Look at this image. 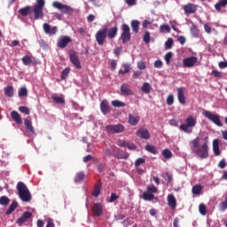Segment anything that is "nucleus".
Here are the masks:
<instances>
[{
    "label": "nucleus",
    "instance_id": "nucleus-1",
    "mask_svg": "<svg viewBox=\"0 0 227 227\" xmlns=\"http://www.w3.org/2000/svg\"><path fill=\"white\" fill-rule=\"evenodd\" d=\"M118 35V27L114 26L113 27L108 28L107 27H103L96 33V42L98 45H104L107 38L109 40H114Z\"/></svg>",
    "mask_w": 227,
    "mask_h": 227
},
{
    "label": "nucleus",
    "instance_id": "nucleus-2",
    "mask_svg": "<svg viewBox=\"0 0 227 227\" xmlns=\"http://www.w3.org/2000/svg\"><path fill=\"white\" fill-rule=\"evenodd\" d=\"M200 140L201 138L197 137L192 141V152L200 159H208V139L205 138L202 143H200Z\"/></svg>",
    "mask_w": 227,
    "mask_h": 227
},
{
    "label": "nucleus",
    "instance_id": "nucleus-3",
    "mask_svg": "<svg viewBox=\"0 0 227 227\" xmlns=\"http://www.w3.org/2000/svg\"><path fill=\"white\" fill-rule=\"evenodd\" d=\"M16 189L18 191V196L23 203H29L31 201L32 196L29 189L23 182H19L17 184Z\"/></svg>",
    "mask_w": 227,
    "mask_h": 227
},
{
    "label": "nucleus",
    "instance_id": "nucleus-4",
    "mask_svg": "<svg viewBox=\"0 0 227 227\" xmlns=\"http://www.w3.org/2000/svg\"><path fill=\"white\" fill-rule=\"evenodd\" d=\"M197 119L194 115H190L185 119V123L179 126L180 130L185 134H192V128L196 127Z\"/></svg>",
    "mask_w": 227,
    "mask_h": 227
},
{
    "label": "nucleus",
    "instance_id": "nucleus-5",
    "mask_svg": "<svg viewBox=\"0 0 227 227\" xmlns=\"http://www.w3.org/2000/svg\"><path fill=\"white\" fill-rule=\"evenodd\" d=\"M203 116L205 118H207L209 121H212V123H215L217 127H223V122H221V117L218 114H212L210 111H204Z\"/></svg>",
    "mask_w": 227,
    "mask_h": 227
},
{
    "label": "nucleus",
    "instance_id": "nucleus-6",
    "mask_svg": "<svg viewBox=\"0 0 227 227\" xmlns=\"http://www.w3.org/2000/svg\"><path fill=\"white\" fill-rule=\"evenodd\" d=\"M121 40L122 43H127L130 42L131 35H130V27L127 24H122L121 26Z\"/></svg>",
    "mask_w": 227,
    "mask_h": 227
},
{
    "label": "nucleus",
    "instance_id": "nucleus-7",
    "mask_svg": "<svg viewBox=\"0 0 227 227\" xmlns=\"http://www.w3.org/2000/svg\"><path fill=\"white\" fill-rule=\"evenodd\" d=\"M53 8H57V10H60L63 13H67V15H72L74 13V8L70 5L63 4L59 2H53L52 4Z\"/></svg>",
    "mask_w": 227,
    "mask_h": 227
},
{
    "label": "nucleus",
    "instance_id": "nucleus-8",
    "mask_svg": "<svg viewBox=\"0 0 227 227\" xmlns=\"http://www.w3.org/2000/svg\"><path fill=\"white\" fill-rule=\"evenodd\" d=\"M68 54L69 60L71 61L72 65H74V67H75L77 70H81V68H82V66H81V60L79 59V55H77V51H70Z\"/></svg>",
    "mask_w": 227,
    "mask_h": 227
},
{
    "label": "nucleus",
    "instance_id": "nucleus-9",
    "mask_svg": "<svg viewBox=\"0 0 227 227\" xmlns=\"http://www.w3.org/2000/svg\"><path fill=\"white\" fill-rule=\"evenodd\" d=\"M106 130L108 134H121L125 130V126L121 124L107 125Z\"/></svg>",
    "mask_w": 227,
    "mask_h": 227
},
{
    "label": "nucleus",
    "instance_id": "nucleus-10",
    "mask_svg": "<svg viewBox=\"0 0 227 227\" xmlns=\"http://www.w3.org/2000/svg\"><path fill=\"white\" fill-rule=\"evenodd\" d=\"M198 63V57H187L183 59L184 68H192Z\"/></svg>",
    "mask_w": 227,
    "mask_h": 227
},
{
    "label": "nucleus",
    "instance_id": "nucleus-11",
    "mask_svg": "<svg viewBox=\"0 0 227 227\" xmlns=\"http://www.w3.org/2000/svg\"><path fill=\"white\" fill-rule=\"evenodd\" d=\"M31 217H33V213L26 211L20 218L17 219L16 223L19 226H22L24 223H27V220L31 219Z\"/></svg>",
    "mask_w": 227,
    "mask_h": 227
},
{
    "label": "nucleus",
    "instance_id": "nucleus-12",
    "mask_svg": "<svg viewBox=\"0 0 227 227\" xmlns=\"http://www.w3.org/2000/svg\"><path fill=\"white\" fill-rule=\"evenodd\" d=\"M70 42H72V39L69 36L64 35L58 40L57 46L59 49H65Z\"/></svg>",
    "mask_w": 227,
    "mask_h": 227
},
{
    "label": "nucleus",
    "instance_id": "nucleus-13",
    "mask_svg": "<svg viewBox=\"0 0 227 227\" xmlns=\"http://www.w3.org/2000/svg\"><path fill=\"white\" fill-rule=\"evenodd\" d=\"M177 100L182 106H185V87L177 88Z\"/></svg>",
    "mask_w": 227,
    "mask_h": 227
},
{
    "label": "nucleus",
    "instance_id": "nucleus-14",
    "mask_svg": "<svg viewBox=\"0 0 227 227\" xmlns=\"http://www.w3.org/2000/svg\"><path fill=\"white\" fill-rule=\"evenodd\" d=\"M91 212L96 217H100L104 214L102 205L100 203H95L91 207Z\"/></svg>",
    "mask_w": 227,
    "mask_h": 227
},
{
    "label": "nucleus",
    "instance_id": "nucleus-15",
    "mask_svg": "<svg viewBox=\"0 0 227 227\" xmlns=\"http://www.w3.org/2000/svg\"><path fill=\"white\" fill-rule=\"evenodd\" d=\"M137 137H140V139H150V131H148V129H145V128H140L137 131Z\"/></svg>",
    "mask_w": 227,
    "mask_h": 227
},
{
    "label": "nucleus",
    "instance_id": "nucleus-16",
    "mask_svg": "<svg viewBox=\"0 0 227 227\" xmlns=\"http://www.w3.org/2000/svg\"><path fill=\"white\" fill-rule=\"evenodd\" d=\"M167 201L169 208L171 210H176V198H175L174 194H168L167 197Z\"/></svg>",
    "mask_w": 227,
    "mask_h": 227
},
{
    "label": "nucleus",
    "instance_id": "nucleus-17",
    "mask_svg": "<svg viewBox=\"0 0 227 227\" xmlns=\"http://www.w3.org/2000/svg\"><path fill=\"white\" fill-rule=\"evenodd\" d=\"M43 27L46 35H56V33H58V27H51V25H49V23H44L43 25Z\"/></svg>",
    "mask_w": 227,
    "mask_h": 227
},
{
    "label": "nucleus",
    "instance_id": "nucleus-18",
    "mask_svg": "<svg viewBox=\"0 0 227 227\" xmlns=\"http://www.w3.org/2000/svg\"><path fill=\"white\" fill-rule=\"evenodd\" d=\"M198 10V6L193 4H188L184 6V11L187 15H191L192 13H196Z\"/></svg>",
    "mask_w": 227,
    "mask_h": 227
},
{
    "label": "nucleus",
    "instance_id": "nucleus-19",
    "mask_svg": "<svg viewBox=\"0 0 227 227\" xmlns=\"http://www.w3.org/2000/svg\"><path fill=\"white\" fill-rule=\"evenodd\" d=\"M100 109H101V113H103L104 114H109L111 113V108L109 107V102H107V100H103L100 103Z\"/></svg>",
    "mask_w": 227,
    "mask_h": 227
},
{
    "label": "nucleus",
    "instance_id": "nucleus-20",
    "mask_svg": "<svg viewBox=\"0 0 227 227\" xmlns=\"http://www.w3.org/2000/svg\"><path fill=\"white\" fill-rule=\"evenodd\" d=\"M33 12H34V17L35 20H38V19H43V9L34 6Z\"/></svg>",
    "mask_w": 227,
    "mask_h": 227
},
{
    "label": "nucleus",
    "instance_id": "nucleus-21",
    "mask_svg": "<svg viewBox=\"0 0 227 227\" xmlns=\"http://www.w3.org/2000/svg\"><path fill=\"white\" fill-rule=\"evenodd\" d=\"M11 118H12L13 121H15V123H17L18 125H22V117H20L19 112L12 111L11 113Z\"/></svg>",
    "mask_w": 227,
    "mask_h": 227
},
{
    "label": "nucleus",
    "instance_id": "nucleus-22",
    "mask_svg": "<svg viewBox=\"0 0 227 227\" xmlns=\"http://www.w3.org/2000/svg\"><path fill=\"white\" fill-rule=\"evenodd\" d=\"M121 91L122 95H125V96L134 95V92H132V90H130V87L129 86V84H126V83L121 86Z\"/></svg>",
    "mask_w": 227,
    "mask_h": 227
},
{
    "label": "nucleus",
    "instance_id": "nucleus-23",
    "mask_svg": "<svg viewBox=\"0 0 227 227\" xmlns=\"http://www.w3.org/2000/svg\"><path fill=\"white\" fill-rule=\"evenodd\" d=\"M213 152L216 157L221 155V150L219 149V139L213 140Z\"/></svg>",
    "mask_w": 227,
    "mask_h": 227
},
{
    "label": "nucleus",
    "instance_id": "nucleus-24",
    "mask_svg": "<svg viewBox=\"0 0 227 227\" xmlns=\"http://www.w3.org/2000/svg\"><path fill=\"white\" fill-rule=\"evenodd\" d=\"M128 121L129 125H132L134 127L137 125V123H139V116L129 114Z\"/></svg>",
    "mask_w": 227,
    "mask_h": 227
},
{
    "label": "nucleus",
    "instance_id": "nucleus-25",
    "mask_svg": "<svg viewBox=\"0 0 227 227\" xmlns=\"http://www.w3.org/2000/svg\"><path fill=\"white\" fill-rule=\"evenodd\" d=\"M24 125L30 134H35V128L33 127V122L29 119L24 120Z\"/></svg>",
    "mask_w": 227,
    "mask_h": 227
},
{
    "label": "nucleus",
    "instance_id": "nucleus-26",
    "mask_svg": "<svg viewBox=\"0 0 227 227\" xmlns=\"http://www.w3.org/2000/svg\"><path fill=\"white\" fill-rule=\"evenodd\" d=\"M101 189H102V184L100 183L96 184L94 186L92 196H94V198H98V196L100 195Z\"/></svg>",
    "mask_w": 227,
    "mask_h": 227
},
{
    "label": "nucleus",
    "instance_id": "nucleus-27",
    "mask_svg": "<svg viewBox=\"0 0 227 227\" xmlns=\"http://www.w3.org/2000/svg\"><path fill=\"white\" fill-rule=\"evenodd\" d=\"M142 198L143 200H145V201H152L153 200L155 199V195H153V193L149 192H144Z\"/></svg>",
    "mask_w": 227,
    "mask_h": 227
},
{
    "label": "nucleus",
    "instance_id": "nucleus-28",
    "mask_svg": "<svg viewBox=\"0 0 227 227\" xmlns=\"http://www.w3.org/2000/svg\"><path fill=\"white\" fill-rule=\"evenodd\" d=\"M17 207H19V203L17 201H12V203L10 205L9 208L6 211V215H10V214H12L17 209Z\"/></svg>",
    "mask_w": 227,
    "mask_h": 227
},
{
    "label": "nucleus",
    "instance_id": "nucleus-29",
    "mask_svg": "<svg viewBox=\"0 0 227 227\" xmlns=\"http://www.w3.org/2000/svg\"><path fill=\"white\" fill-rule=\"evenodd\" d=\"M227 6V0H220L218 3L215 4V8L216 12H221V9Z\"/></svg>",
    "mask_w": 227,
    "mask_h": 227
},
{
    "label": "nucleus",
    "instance_id": "nucleus-30",
    "mask_svg": "<svg viewBox=\"0 0 227 227\" xmlns=\"http://www.w3.org/2000/svg\"><path fill=\"white\" fill-rule=\"evenodd\" d=\"M4 95L5 97H9V98H12L14 95V89L13 86L9 85L4 89Z\"/></svg>",
    "mask_w": 227,
    "mask_h": 227
},
{
    "label": "nucleus",
    "instance_id": "nucleus-31",
    "mask_svg": "<svg viewBox=\"0 0 227 227\" xmlns=\"http://www.w3.org/2000/svg\"><path fill=\"white\" fill-rule=\"evenodd\" d=\"M145 150L146 152L153 153V155H157L159 153V151H157V147L155 145H146Z\"/></svg>",
    "mask_w": 227,
    "mask_h": 227
},
{
    "label": "nucleus",
    "instance_id": "nucleus-32",
    "mask_svg": "<svg viewBox=\"0 0 227 227\" xmlns=\"http://www.w3.org/2000/svg\"><path fill=\"white\" fill-rule=\"evenodd\" d=\"M30 12H31V6L29 5L19 10V13L21 14L22 17H27Z\"/></svg>",
    "mask_w": 227,
    "mask_h": 227
},
{
    "label": "nucleus",
    "instance_id": "nucleus-33",
    "mask_svg": "<svg viewBox=\"0 0 227 227\" xmlns=\"http://www.w3.org/2000/svg\"><path fill=\"white\" fill-rule=\"evenodd\" d=\"M114 157H115V159H123V160H127L129 159V153H124L123 151H121L117 153L114 154Z\"/></svg>",
    "mask_w": 227,
    "mask_h": 227
},
{
    "label": "nucleus",
    "instance_id": "nucleus-34",
    "mask_svg": "<svg viewBox=\"0 0 227 227\" xmlns=\"http://www.w3.org/2000/svg\"><path fill=\"white\" fill-rule=\"evenodd\" d=\"M120 152V149H118L116 146H113L112 149L111 148H106L105 149V154L106 155V157H111L112 155H114V151Z\"/></svg>",
    "mask_w": 227,
    "mask_h": 227
},
{
    "label": "nucleus",
    "instance_id": "nucleus-35",
    "mask_svg": "<svg viewBox=\"0 0 227 227\" xmlns=\"http://www.w3.org/2000/svg\"><path fill=\"white\" fill-rule=\"evenodd\" d=\"M131 29L134 33H139V21L137 20L131 21Z\"/></svg>",
    "mask_w": 227,
    "mask_h": 227
},
{
    "label": "nucleus",
    "instance_id": "nucleus-36",
    "mask_svg": "<svg viewBox=\"0 0 227 227\" xmlns=\"http://www.w3.org/2000/svg\"><path fill=\"white\" fill-rule=\"evenodd\" d=\"M201 191H203V186H201V184H196L192 189V194L197 196L200 194Z\"/></svg>",
    "mask_w": 227,
    "mask_h": 227
},
{
    "label": "nucleus",
    "instance_id": "nucleus-37",
    "mask_svg": "<svg viewBox=\"0 0 227 227\" xmlns=\"http://www.w3.org/2000/svg\"><path fill=\"white\" fill-rule=\"evenodd\" d=\"M122 68H124V70H119V74L121 75H125V74H129V72H130V65L129 64H122Z\"/></svg>",
    "mask_w": 227,
    "mask_h": 227
},
{
    "label": "nucleus",
    "instance_id": "nucleus-38",
    "mask_svg": "<svg viewBox=\"0 0 227 227\" xmlns=\"http://www.w3.org/2000/svg\"><path fill=\"white\" fill-rule=\"evenodd\" d=\"M84 180V172H78L75 175L74 182L75 184H81Z\"/></svg>",
    "mask_w": 227,
    "mask_h": 227
},
{
    "label": "nucleus",
    "instance_id": "nucleus-39",
    "mask_svg": "<svg viewBox=\"0 0 227 227\" xmlns=\"http://www.w3.org/2000/svg\"><path fill=\"white\" fill-rule=\"evenodd\" d=\"M161 155L164 157V159L169 160L171 157H173V153H171L169 149H164L161 152Z\"/></svg>",
    "mask_w": 227,
    "mask_h": 227
},
{
    "label": "nucleus",
    "instance_id": "nucleus-40",
    "mask_svg": "<svg viewBox=\"0 0 227 227\" xmlns=\"http://www.w3.org/2000/svg\"><path fill=\"white\" fill-rule=\"evenodd\" d=\"M0 205L3 207H8L10 205V198L6 196H1L0 197Z\"/></svg>",
    "mask_w": 227,
    "mask_h": 227
},
{
    "label": "nucleus",
    "instance_id": "nucleus-41",
    "mask_svg": "<svg viewBox=\"0 0 227 227\" xmlns=\"http://www.w3.org/2000/svg\"><path fill=\"white\" fill-rule=\"evenodd\" d=\"M51 98L56 104H65V98L58 97L56 94H52Z\"/></svg>",
    "mask_w": 227,
    "mask_h": 227
},
{
    "label": "nucleus",
    "instance_id": "nucleus-42",
    "mask_svg": "<svg viewBox=\"0 0 227 227\" xmlns=\"http://www.w3.org/2000/svg\"><path fill=\"white\" fill-rule=\"evenodd\" d=\"M160 33H171V27L168 24H163L160 27Z\"/></svg>",
    "mask_w": 227,
    "mask_h": 227
},
{
    "label": "nucleus",
    "instance_id": "nucleus-43",
    "mask_svg": "<svg viewBox=\"0 0 227 227\" xmlns=\"http://www.w3.org/2000/svg\"><path fill=\"white\" fill-rule=\"evenodd\" d=\"M22 63L23 65H25L26 67H29V65H31V63H33V60L31 59V57L26 55L24 56L22 59Z\"/></svg>",
    "mask_w": 227,
    "mask_h": 227
},
{
    "label": "nucleus",
    "instance_id": "nucleus-44",
    "mask_svg": "<svg viewBox=\"0 0 227 227\" xmlns=\"http://www.w3.org/2000/svg\"><path fill=\"white\" fill-rule=\"evenodd\" d=\"M151 90H152V86H150V83H148V82H144V84H143V86H142V88H141V90H142L144 93L148 94V93H150Z\"/></svg>",
    "mask_w": 227,
    "mask_h": 227
},
{
    "label": "nucleus",
    "instance_id": "nucleus-45",
    "mask_svg": "<svg viewBox=\"0 0 227 227\" xmlns=\"http://www.w3.org/2000/svg\"><path fill=\"white\" fill-rule=\"evenodd\" d=\"M68 74H70V67H66L62 72H61V80L66 81L67 77H68Z\"/></svg>",
    "mask_w": 227,
    "mask_h": 227
},
{
    "label": "nucleus",
    "instance_id": "nucleus-46",
    "mask_svg": "<svg viewBox=\"0 0 227 227\" xmlns=\"http://www.w3.org/2000/svg\"><path fill=\"white\" fill-rule=\"evenodd\" d=\"M199 212L201 215H207V206L204 203L199 206Z\"/></svg>",
    "mask_w": 227,
    "mask_h": 227
},
{
    "label": "nucleus",
    "instance_id": "nucleus-47",
    "mask_svg": "<svg viewBox=\"0 0 227 227\" xmlns=\"http://www.w3.org/2000/svg\"><path fill=\"white\" fill-rule=\"evenodd\" d=\"M192 35H193L195 37L200 36V30L198 29V27L196 25H192L191 27Z\"/></svg>",
    "mask_w": 227,
    "mask_h": 227
},
{
    "label": "nucleus",
    "instance_id": "nucleus-48",
    "mask_svg": "<svg viewBox=\"0 0 227 227\" xmlns=\"http://www.w3.org/2000/svg\"><path fill=\"white\" fill-rule=\"evenodd\" d=\"M112 106L114 107H125V103H123L120 100H114V101H112Z\"/></svg>",
    "mask_w": 227,
    "mask_h": 227
},
{
    "label": "nucleus",
    "instance_id": "nucleus-49",
    "mask_svg": "<svg viewBox=\"0 0 227 227\" xmlns=\"http://www.w3.org/2000/svg\"><path fill=\"white\" fill-rule=\"evenodd\" d=\"M220 212H224L227 210V197H225V200L220 203L219 206Z\"/></svg>",
    "mask_w": 227,
    "mask_h": 227
},
{
    "label": "nucleus",
    "instance_id": "nucleus-50",
    "mask_svg": "<svg viewBox=\"0 0 227 227\" xmlns=\"http://www.w3.org/2000/svg\"><path fill=\"white\" fill-rule=\"evenodd\" d=\"M152 24H153V20H145L142 23V27L144 29H146V27H148V26H152Z\"/></svg>",
    "mask_w": 227,
    "mask_h": 227
},
{
    "label": "nucleus",
    "instance_id": "nucleus-51",
    "mask_svg": "<svg viewBox=\"0 0 227 227\" xmlns=\"http://www.w3.org/2000/svg\"><path fill=\"white\" fill-rule=\"evenodd\" d=\"M173 58V53L171 51H168L165 55V61L167 65H169L171 63V59Z\"/></svg>",
    "mask_w": 227,
    "mask_h": 227
},
{
    "label": "nucleus",
    "instance_id": "nucleus-52",
    "mask_svg": "<svg viewBox=\"0 0 227 227\" xmlns=\"http://www.w3.org/2000/svg\"><path fill=\"white\" fill-rule=\"evenodd\" d=\"M19 97H27V89L25 87L19 90Z\"/></svg>",
    "mask_w": 227,
    "mask_h": 227
},
{
    "label": "nucleus",
    "instance_id": "nucleus-53",
    "mask_svg": "<svg viewBox=\"0 0 227 227\" xmlns=\"http://www.w3.org/2000/svg\"><path fill=\"white\" fill-rule=\"evenodd\" d=\"M116 200H120V196H118L116 193L112 192L110 199H109V203H114V201H116Z\"/></svg>",
    "mask_w": 227,
    "mask_h": 227
},
{
    "label": "nucleus",
    "instance_id": "nucleus-54",
    "mask_svg": "<svg viewBox=\"0 0 227 227\" xmlns=\"http://www.w3.org/2000/svg\"><path fill=\"white\" fill-rule=\"evenodd\" d=\"M143 41L145 43H150V32L145 31L143 35Z\"/></svg>",
    "mask_w": 227,
    "mask_h": 227
},
{
    "label": "nucleus",
    "instance_id": "nucleus-55",
    "mask_svg": "<svg viewBox=\"0 0 227 227\" xmlns=\"http://www.w3.org/2000/svg\"><path fill=\"white\" fill-rule=\"evenodd\" d=\"M175 102V98L172 94H169L167 98V106H173V103Z\"/></svg>",
    "mask_w": 227,
    "mask_h": 227
},
{
    "label": "nucleus",
    "instance_id": "nucleus-56",
    "mask_svg": "<svg viewBox=\"0 0 227 227\" xmlns=\"http://www.w3.org/2000/svg\"><path fill=\"white\" fill-rule=\"evenodd\" d=\"M36 4L34 5L35 8H41L43 9V6H45V1L44 0H36Z\"/></svg>",
    "mask_w": 227,
    "mask_h": 227
},
{
    "label": "nucleus",
    "instance_id": "nucleus-57",
    "mask_svg": "<svg viewBox=\"0 0 227 227\" xmlns=\"http://www.w3.org/2000/svg\"><path fill=\"white\" fill-rule=\"evenodd\" d=\"M19 111L23 114H29L30 113L29 108L27 106H20Z\"/></svg>",
    "mask_w": 227,
    "mask_h": 227
},
{
    "label": "nucleus",
    "instance_id": "nucleus-58",
    "mask_svg": "<svg viewBox=\"0 0 227 227\" xmlns=\"http://www.w3.org/2000/svg\"><path fill=\"white\" fill-rule=\"evenodd\" d=\"M166 49H172L173 48V38H168L165 43Z\"/></svg>",
    "mask_w": 227,
    "mask_h": 227
},
{
    "label": "nucleus",
    "instance_id": "nucleus-59",
    "mask_svg": "<svg viewBox=\"0 0 227 227\" xmlns=\"http://www.w3.org/2000/svg\"><path fill=\"white\" fill-rule=\"evenodd\" d=\"M116 145L121 146V148H125L127 146V141L119 139L116 141Z\"/></svg>",
    "mask_w": 227,
    "mask_h": 227
},
{
    "label": "nucleus",
    "instance_id": "nucleus-60",
    "mask_svg": "<svg viewBox=\"0 0 227 227\" xmlns=\"http://www.w3.org/2000/svg\"><path fill=\"white\" fill-rule=\"evenodd\" d=\"M157 187H155L154 184H151L149 186H147V192H153V193H155L157 192Z\"/></svg>",
    "mask_w": 227,
    "mask_h": 227
},
{
    "label": "nucleus",
    "instance_id": "nucleus-61",
    "mask_svg": "<svg viewBox=\"0 0 227 227\" xmlns=\"http://www.w3.org/2000/svg\"><path fill=\"white\" fill-rule=\"evenodd\" d=\"M164 178H165V180L168 181V184H171V182L173 181V176L170 175L168 172L165 173Z\"/></svg>",
    "mask_w": 227,
    "mask_h": 227
},
{
    "label": "nucleus",
    "instance_id": "nucleus-62",
    "mask_svg": "<svg viewBox=\"0 0 227 227\" xmlns=\"http://www.w3.org/2000/svg\"><path fill=\"white\" fill-rule=\"evenodd\" d=\"M218 168H220V169H224V168H226V159L223 158L219 161Z\"/></svg>",
    "mask_w": 227,
    "mask_h": 227
},
{
    "label": "nucleus",
    "instance_id": "nucleus-63",
    "mask_svg": "<svg viewBox=\"0 0 227 227\" xmlns=\"http://www.w3.org/2000/svg\"><path fill=\"white\" fill-rule=\"evenodd\" d=\"M141 164H145V159H143V158L137 159V160L135 161L136 168H139V166H141Z\"/></svg>",
    "mask_w": 227,
    "mask_h": 227
},
{
    "label": "nucleus",
    "instance_id": "nucleus-64",
    "mask_svg": "<svg viewBox=\"0 0 227 227\" xmlns=\"http://www.w3.org/2000/svg\"><path fill=\"white\" fill-rule=\"evenodd\" d=\"M137 68L138 70H145V68H146V63L143 61L137 62Z\"/></svg>",
    "mask_w": 227,
    "mask_h": 227
}]
</instances>
